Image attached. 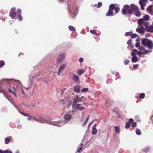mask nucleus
I'll return each mask as SVG.
<instances>
[{
    "label": "nucleus",
    "instance_id": "nucleus-1",
    "mask_svg": "<svg viewBox=\"0 0 153 153\" xmlns=\"http://www.w3.org/2000/svg\"><path fill=\"white\" fill-rule=\"evenodd\" d=\"M141 44L144 47H146L147 46L150 49H152L153 47L152 42L146 38H144L142 39Z\"/></svg>",
    "mask_w": 153,
    "mask_h": 153
},
{
    "label": "nucleus",
    "instance_id": "nucleus-2",
    "mask_svg": "<svg viewBox=\"0 0 153 153\" xmlns=\"http://www.w3.org/2000/svg\"><path fill=\"white\" fill-rule=\"evenodd\" d=\"M138 24L140 27H145L146 30V27H148L149 23L146 21L144 20L143 19H138L137 21Z\"/></svg>",
    "mask_w": 153,
    "mask_h": 153
},
{
    "label": "nucleus",
    "instance_id": "nucleus-3",
    "mask_svg": "<svg viewBox=\"0 0 153 153\" xmlns=\"http://www.w3.org/2000/svg\"><path fill=\"white\" fill-rule=\"evenodd\" d=\"M115 5L113 4H111L109 6V9L108 11L106 13V16H113L114 15L113 13V10L114 9Z\"/></svg>",
    "mask_w": 153,
    "mask_h": 153
},
{
    "label": "nucleus",
    "instance_id": "nucleus-4",
    "mask_svg": "<svg viewBox=\"0 0 153 153\" xmlns=\"http://www.w3.org/2000/svg\"><path fill=\"white\" fill-rule=\"evenodd\" d=\"M138 10V7L134 4L130 5V8L127 11V13L129 14H131L133 11Z\"/></svg>",
    "mask_w": 153,
    "mask_h": 153
},
{
    "label": "nucleus",
    "instance_id": "nucleus-5",
    "mask_svg": "<svg viewBox=\"0 0 153 153\" xmlns=\"http://www.w3.org/2000/svg\"><path fill=\"white\" fill-rule=\"evenodd\" d=\"M65 53H61L56 58L57 62L58 63L61 62L65 59Z\"/></svg>",
    "mask_w": 153,
    "mask_h": 153
},
{
    "label": "nucleus",
    "instance_id": "nucleus-6",
    "mask_svg": "<svg viewBox=\"0 0 153 153\" xmlns=\"http://www.w3.org/2000/svg\"><path fill=\"white\" fill-rule=\"evenodd\" d=\"M16 8L15 7H12L10 11L9 16L12 19H14L17 13L15 11Z\"/></svg>",
    "mask_w": 153,
    "mask_h": 153
},
{
    "label": "nucleus",
    "instance_id": "nucleus-7",
    "mask_svg": "<svg viewBox=\"0 0 153 153\" xmlns=\"http://www.w3.org/2000/svg\"><path fill=\"white\" fill-rule=\"evenodd\" d=\"M9 86L10 87L8 88L9 91L10 93L13 94L16 97V95L15 94V92L18 90L19 87H16V88H15L12 87H11L10 85H9Z\"/></svg>",
    "mask_w": 153,
    "mask_h": 153
},
{
    "label": "nucleus",
    "instance_id": "nucleus-8",
    "mask_svg": "<svg viewBox=\"0 0 153 153\" xmlns=\"http://www.w3.org/2000/svg\"><path fill=\"white\" fill-rule=\"evenodd\" d=\"M82 104H77L75 105L74 107H72L73 110H82L85 109V108L81 106Z\"/></svg>",
    "mask_w": 153,
    "mask_h": 153
},
{
    "label": "nucleus",
    "instance_id": "nucleus-9",
    "mask_svg": "<svg viewBox=\"0 0 153 153\" xmlns=\"http://www.w3.org/2000/svg\"><path fill=\"white\" fill-rule=\"evenodd\" d=\"M130 6L129 5L126 4L123 6V8L122 9V13L124 15H126L127 13V10H128Z\"/></svg>",
    "mask_w": 153,
    "mask_h": 153
},
{
    "label": "nucleus",
    "instance_id": "nucleus-10",
    "mask_svg": "<svg viewBox=\"0 0 153 153\" xmlns=\"http://www.w3.org/2000/svg\"><path fill=\"white\" fill-rule=\"evenodd\" d=\"M82 99L79 98L78 96H76V97L74 99V101L73 102V104H72V107H74L75 105H76L77 103L80 102Z\"/></svg>",
    "mask_w": 153,
    "mask_h": 153
},
{
    "label": "nucleus",
    "instance_id": "nucleus-11",
    "mask_svg": "<svg viewBox=\"0 0 153 153\" xmlns=\"http://www.w3.org/2000/svg\"><path fill=\"white\" fill-rule=\"evenodd\" d=\"M136 31L140 33H144L145 31V29L143 27H140L137 28L136 30Z\"/></svg>",
    "mask_w": 153,
    "mask_h": 153
},
{
    "label": "nucleus",
    "instance_id": "nucleus-12",
    "mask_svg": "<svg viewBox=\"0 0 153 153\" xmlns=\"http://www.w3.org/2000/svg\"><path fill=\"white\" fill-rule=\"evenodd\" d=\"M72 116L69 114H65L63 118L64 119L66 120H70Z\"/></svg>",
    "mask_w": 153,
    "mask_h": 153
},
{
    "label": "nucleus",
    "instance_id": "nucleus-13",
    "mask_svg": "<svg viewBox=\"0 0 153 153\" xmlns=\"http://www.w3.org/2000/svg\"><path fill=\"white\" fill-rule=\"evenodd\" d=\"M146 30L149 32H153V23L152 25L149 26L148 27H146Z\"/></svg>",
    "mask_w": 153,
    "mask_h": 153
},
{
    "label": "nucleus",
    "instance_id": "nucleus-14",
    "mask_svg": "<svg viewBox=\"0 0 153 153\" xmlns=\"http://www.w3.org/2000/svg\"><path fill=\"white\" fill-rule=\"evenodd\" d=\"M66 66V65L65 64H64L61 66L59 68V69L58 71V75H60L61 74V72L65 68Z\"/></svg>",
    "mask_w": 153,
    "mask_h": 153
},
{
    "label": "nucleus",
    "instance_id": "nucleus-15",
    "mask_svg": "<svg viewBox=\"0 0 153 153\" xmlns=\"http://www.w3.org/2000/svg\"><path fill=\"white\" fill-rule=\"evenodd\" d=\"M12 139V137L11 136L6 137L5 139V143L7 144L9 143Z\"/></svg>",
    "mask_w": 153,
    "mask_h": 153
},
{
    "label": "nucleus",
    "instance_id": "nucleus-16",
    "mask_svg": "<svg viewBox=\"0 0 153 153\" xmlns=\"http://www.w3.org/2000/svg\"><path fill=\"white\" fill-rule=\"evenodd\" d=\"M73 80L75 82H77L79 81V78L78 76L75 75L72 77Z\"/></svg>",
    "mask_w": 153,
    "mask_h": 153
},
{
    "label": "nucleus",
    "instance_id": "nucleus-17",
    "mask_svg": "<svg viewBox=\"0 0 153 153\" xmlns=\"http://www.w3.org/2000/svg\"><path fill=\"white\" fill-rule=\"evenodd\" d=\"M77 13L78 12L76 9L73 13L72 12H71V17L73 18H74L76 15L77 14Z\"/></svg>",
    "mask_w": 153,
    "mask_h": 153
},
{
    "label": "nucleus",
    "instance_id": "nucleus-18",
    "mask_svg": "<svg viewBox=\"0 0 153 153\" xmlns=\"http://www.w3.org/2000/svg\"><path fill=\"white\" fill-rule=\"evenodd\" d=\"M137 52L138 51L136 49H134L131 53V55L132 56H136Z\"/></svg>",
    "mask_w": 153,
    "mask_h": 153
},
{
    "label": "nucleus",
    "instance_id": "nucleus-19",
    "mask_svg": "<svg viewBox=\"0 0 153 153\" xmlns=\"http://www.w3.org/2000/svg\"><path fill=\"white\" fill-rule=\"evenodd\" d=\"M80 86H75L74 87L75 92L77 93H79L80 91Z\"/></svg>",
    "mask_w": 153,
    "mask_h": 153
},
{
    "label": "nucleus",
    "instance_id": "nucleus-20",
    "mask_svg": "<svg viewBox=\"0 0 153 153\" xmlns=\"http://www.w3.org/2000/svg\"><path fill=\"white\" fill-rule=\"evenodd\" d=\"M146 1L143 0H140L139 1V3L141 6H145L146 4Z\"/></svg>",
    "mask_w": 153,
    "mask_h": 153
},
{
    "label": "nucleus",
    "instance_id": "nucleus-21",
    "mask_svg": "<svg viewBox=\"0 0 153 153\" xmlns=\"http://www.w3.org/2000/svg\"><path fill=\"white\" fill-rule=\"evenodd\" d=\"M131 58V61L132 62H137L138 60V58L136 56H132Z\"/></svg>",
    "mask_w": 153,
    "mask_h": 153
},
{
    "label": "nucleus",
    "instance_id": "nucleus-22",
    "mask_svg": "<svg viewBox=\"0 0 153 153\" xmlns=\"http://www.w3.org/2000/svg\"><path fill=\"white\" fill-rule=\"evenodd\" d=\"M97 130L95 126L93 127L92 128V133L93 134H97Z\"/></svg>",
    "mask_w": 153,
    "mask_h": 153
},
{
    "label": "nucleus",
    "instance_id": "nucleus-23",
    "mask_svg": "<svg viewBox=\"0 0 153 153\" xmlns=\"http://www.w3.org/2000/svg\"><path fill=\"white\" fill-rule=\"evenodd\" d=\"M0 153H13L12 152L10 151H9L8 149L5 150L4 151L3 150H0Z\"/></svg>",
    "mask_w": 153,
    "mask_h": 153
},
{
    "label": "nucleus",
    "instance_id": "nucleus-24",
    "mask_svg": "<svg viewBox=\"0 0 153 153\" xmlns=\"http://www.w3.org/2000/svg\"><path fill=\"white\" fill-rule=\"evenodd\" d=\"M18 90H19V91L18 92H21L22 93V94L23 95V97H24L25 96V93L24 92V91L22 88H20L19 87V89H18Z\"/></svg>",
    "mask_w": 153,
    "mask_h": 153
},
{
    "label": "nucleus",
    "instance_id": "nucleus-25",
    "mask_svg": "<svg viewBox=\"0 0 153 153\" xmlns=\"http://www.w3.org/2000/svg\"><path fill=\"white\" fill-rule=\"evenodd\" d=\"M68 28L69 30L71 31H73L74 32H75L76 29L75 27L69 25L68 26Z\"/></svg>",
    "mask_w": 153,
    "mask_h": 153
},
{
    "label": "nucleus",
    "instance_id": "nucleus-26",
    "mask_svg": "<svg viewBox=\"0 0 153 153\" xmlns=\"http://www.w3.org/2000/svg\"><path fill=\"white\" fill-rule=\"evenodd\" d=\"M149 18L150 17L149 15H146L144 16L143 18L142 19L144 20L147 21L149 20Z\"/></svg>",
    "mask_w": 153,
    "mask_h": 153
},
{
    "label": "nucleus",
    "instance_id": "nucleus-27",
    "mask_svg": "<svg viewBox=\"0 0 153 153\" xmlns=\"http://www.w3.org/2000/svg\"><path fill=\"white\" fill-rule=\"evenodd\" d=\"M84 72V71L82 69H79L77 71V74L78 75H81Z\"/></svg>",
    "mask_w": 153,
    "mask_h": 153
},
{
    "label": "nucleus",
    "instance_id": "nucleus-28",
    "mask_svg": "<svg viewBox=\"0 0 153 153\" xmlns=\"http://www.w3.org/2000/svg\"><path fill=\"white\" fill-rule=\"evenodd\" d=\"M115 10V12L116 14L118 13L120 11V9L119 7H115L114 9Z\"/></svg>",
    "mask_w": 153,
    "mask_h": 153
},
{
    "label": "nucleus",
    "instance_id": "nucleus-29",
    "mask_svg": "<svg viewBox=\"0 0 153 153\" xmlns=\"http://www.w3.org/2000/svg\"><path fill=\"white\" fill-rule=\"evenodd\" d=\"M138 10H137L135 11V15L136 16L139 17L141 16V13Z\"/></svg>",
    "mask_w": 153,
    "mask_h": 153
},
{
    "label": "nucleus",
    "instance_id": "nucleus-30",
    "mask_svg": "<svg viewBox=\"0 0 153 153\" xmlns=\"http://www.w3.org/2000/svg\"><path fill=\"white\" fill-rule=\"evenodd\" d=\"M102 5V3L101 2H99L97 4H95L94 6L95 7H97L98 8L100 7H101Z\"/></svg>",
    "mask_w": 153,
    "mask_h": 153
},
{
    "label": "nucleus",
    "instance_id": "nucleus-31",
    "mask_svg": "<svg viewBox=\"0 0 153 153\" xmlns=\"http://www.w3.org/2000/svg\"><path fill=\"white\" fill-rule=\"evenodd\" d=\"M149 150V147H145L143 149V152H148Z\"/></svg>",
    "mask_w": 153,
    "mask_h": 153
},
{
    "label": "nucleus",
    "instance_id": "nucleus-32",
    "mask_svg": "<svg viewBox=\"0 0 153 153\" xmlns=\"http://www.w3.org/2000/svg\"><path fill=\"white\" fill-rule=\"evenodd\" d=\"M152 5H149V7H147V11L149 12L152 10Z\"/></svg>",
    "mask_w": 153,
    "mask_h": 153
},
{
    "label": "nucleus",
    "instance_id": "nucleus-33",
    "mask_svg": "<svg viewBox=\"0 0 153 153\" xmlns=\"http://www.w3.org/2000/svg\"><path fill=\"white\" fill-rule=\"evenodd\" d=\"M136 133L137 135H140L141 134L140 131L138 129H136Z\"/></svg>",
    "mask_w": 153,
    "mask_h": 153
},
{
    "label": "nucleus",
    "instance_id": "nucleus-34",
    "mask_svg": "<svg viewBox=\"0 0 153 153\" xmlns=\"http://www.w3.org/2000/svg\"><path fill=\"white\" fill-rule=\"evenodd\" d=\"M114 128H115V130L116 132L117 133H119L120 132V129H119V127L117 126H115L114 127Z\"/></svg>",
    "mask_w": 153,
    "mask_h": 153
},
{
    "label": "nucleus",
    "instance_id": "nucleus-35",
    "mask_svg": "<svg viewBox=\"0 0 153 153\" xmlns=\"http://www.w3.org/2000/svg\"><path fill=\"white\" fill-rule=\"evenodd\" d=\"M145 97V94L144 93H142L139 95V97L141 99H143Z\"/></svg>",
    "mask_w": 153,
    "mask_h": 153
},
{
    "label": "nucleus",
    "instance_id": "nucleus-36",
    "mask_svg": "<svg viewBox=\"0 0 153 153\" xmlns=\"http://www.w3.org/2000/svg\"><path fill=\"white\" fill-rule=\"evenodd\" d=\"M5 64L3 60L0 61V68L2 67Z\"/></svg>",
    "mask_w": 153,
    "mask_h": 153
},
{
    "label": "nucleus",
    "instance_id": "nucleus-37",
    "mask_svg": "<svg viewBox=\"0 0 153 153\" xmlns=\"http://www.w3.org/2000/svg\"><path fill=\"white\" fill-rule=\"evenodd\" d=\"M130 126V123L129 122H127L126 124L125 127L126 129L128 128Z\"/></svg>",
    "mask_w": 153,
    "mask_h": 153
},
{
    "label": "nucleus",
    "instance_id": "nucleus-38",
    "mask_svg": "<svg viewBox=\"0 0 153 153\" xmlns=\"http://www.w3.org/2000/svg\"><path fill=\"white\" fill-rule=\"evenodd\" d=\"M132 32H127L125 33V36H131Z\"/></svg>",
    "mask_w": 153,
    "mask_h": 153
},
{
    "label": "nucleus",
    "instance_id": "nucleus-39",
    "mask_svg": "<svg viewBox=\"0 0 153 153\" xmlns=\"http://www.w3.org/2000/svg\"><path fill=\"white\" fill-rule=\"evenodd\" d=\"M137 36V35L136 34H133L132 33L131 35V37L132 39L135 38Z\"/></svg>",
    "mask_w": 153,
    "mask_h": 153
},
{
    "label": "nucleus",
    "instance_id": "nucleus-40",
    "mask_svg": "<svg viewBox=\"0 0 153 153\" xmlns=\"http://www.w3.org/2000/svg\"><path fill=\"white\" fill-rule=\"evenodd\" d=\"M129 61L128 60L126 59L124 60V64L125 65H127L128 64Z\"/></svg>",
    "mask_w": 153,
    "mask_h": 153
},
{
    "label": "nucleus",
    "instance_id": "nucleus-41",
    "mask_svg": "<svg viewBox=\"0 0 153 153\" xmlns=\"http://www.w3.org/2000/svg\"><path fill=\"white\" fill-rule=\"evenodd\" d=\"M138 49L141 51H144L145 50V48L143 46H140L138 48Z\"/></svg>",
    "mask_w": 153,
    "mask_h": 153
},
{
    "label": "nucleus",
    "instance_id": "nucleus-42",
    "mask_svg": "<svg viewBox=\"0 0 153 153\" xmlns=\"http://www.w3.org/2000/svg\"><path fill=\"white\" fill-rule=\"evenodd\" d=\"M90 32L93 34H95L96 33V31L95 30H90Z\"/></svg>",
    "mask_w": 153,
    "mask_h": 153
},
{
    "label": "nucleus",
    "instance_id": "nucleus-43",
    "mask_svg": "<svg viewBox=\"0 0 153 153\" xmlns=\"http://www.w3.org/2000/svg\"><path fill=\"white\" fill-rule=\"evenodd\" d=\"M135 46L137 48H139L140 46V42H137L135 44Z\"/></svg>",
    "mask_w": 153,
    "mask_h": 153
},
{
    "label": "nucleus",
    "instance_id": "nucleus-44",
    "mask_svg": "<svg viewBox=\"0 0 153 153\" xmlns=\"http://www.w3.org/2000/svg\"><path fill=\"white\" fill-rule=\"evenodd\" d=\"M18 111L20 114H22V115H23L25 116L26 117V115H27L26 113L25 114V113H24L23 112H21V111H19V110H18Z\"/></svg>",
    "mask_w": 153,
    "mask_h": 153
},
{
    "label": "nucleus",
    "instance_id": "nucleus-45",
    "mask_svg": "<svg viewBox=\"0 0 153 153\" xmlns=\"http://www.w3.org/2000/svg\"><path fill=\"white\" fill-rule=\"evenodd\" d=\"M88 88H85L82 89L81 90V91L82 92H86V91H88Z\"/></svg>",
    "mask_w": 153,
    "mask_h": 153
},
{
    "label": "nucleus",
    "instance_id": "nucleus-46",
    "mask_svg": "<svg viewBox=\"0 0 153 153\" xmlns=\"http://www.w3.org/2000/svg\"><path fill=\"white\" fill-rule=\"evenodd\" d=\"M138 66L139 65L138 64L136 65H133V68L134 69H136L137 68Z\"/></svg>",
    "mask_w": 153,
    "mask_h": 153
},
{
    "label": "nucleus",
    "instance_id": "nucleus-47",
    "mask_svg": "<svg viewBox=\"0 0 153 153\" xmlns=\"http://www.w3.org/2000/svg\"><path fill=\"white\" fill-rule=\"evenodd\" d=\"M133 124L132 125V126L133 127H136L137 126V124L135 122L133 123Z\"/></svg>",
    "mask_w": 153,
    "mask_h": 153
},
{
    "label": "nucleus",
    "instance_id": "nucleus-48",
    "mask_svg": "<svg viewBox=\"0 0 153 153\" xmlns=\"http://www.w3.org/2000/svg\"><path fill=\"white\" fill-rule=\"evenodd\" d=\"M133 121H134L133 119L132 118H130L129 120V121L128 122L129 123H133Z\"/></svg>",
    "mask_w": 153,
    "mask_h": 153
},
{
    "label": "nucleus",
    "instance_id": "nucleus-49",
    "mask_svg": "<svg viewBox=\"0 0 153 153\" xmlns=\"http://www.w3.org/2000/svg\"><path fill=\"white\" fill-rule=\"evenodd\" d=\"M148 52H149V51L148 50H146L144 51H143V54H146L148 53Z\"/></svg>",
    "mask_w": 153,
    "mask_h": 153
},
{
    "label": "nucleus",
    "instance_id": "nucleus-50",
    "mask_svg": "<svg viewBox=\"0 0 153 153\" xmlns=\"http://www.w3.org/2000/svg\"><path fill=\"white\" fill-rule=\"evenodd\" d=\"M18 19L19 21H21L22 19V17L20 14H19L18 15Z\"/></svg>",
    "mask_w": 153,
    "mask_h": 153
},
{
    "label": "nucleus",
    "instance_id": "nucleus-51",
    "mask_svg": "<svg viewBox=\"0 0 153 153\" xmlns=\"http://www.w3.org/2000/svg\"><path fill=\"white\" fill-rule=\"evenodd\" d=\"M143 52L141 51H138V52H137V54L138 55H142V54H143Z\"/></svg>",
    "mask_w": 153,
    "mask_h": 153
},
{
    "label": "nucleus",
    "instance_id": "nucleus-52",
    "mask_svg": "<svg viewBox=\"0 0 153 153\" xmlns=\"http://www.w3.org/2000/svg\"><path fill=\"white\" fill-rule=\"evenodd\" d=\"M82 147H79V149H78L77 150V152L78 153L80 152L81 150H82Z\"/></svg>",
    "mask_w": 153,
    "mask_h": 153
},
{
    "label": "nucleus",
    "instance_id": "nucleus-53",
    "mask_svg": "<svg viewBox=\"0 0 153 153\" xmlns=\"http://www.w3.org/2000/svg\"><path fill=\"white\" fill-rule=\"evenodd\" d=\"M79 61L80 62H82L83 61V59L82 58H81L79 59Z\"/></svg>",
    "mask_w": 153,
    "mask_h": 153
},
{
    "label": "nucleus",
    "instance_id": "nucleus-54",
    "mask_svg": "<svg viewBox=\"0 0 153 153\" xmlns=\"http://www.w3.org/2000/svg\"><path fill=\"white\" fill-rule=\"evenodd\" d=\"M71 102H70L68 103V104L67 105V107L68 108H69L71 107Z\"/></svg>",
    "mask_w": 153,
    "mask_h": 153
},
{
    "label": "nucleus",
    "instance_id": "nucleus-55",
    "mask_svg": "<svg viewBox=\"0 0 153 153\" xmlns=\"http://www.w3.org/2000/svg\"><path fill=\"white\" fill-rule=\"evenodd\" d=\"M127 43L128 45L130 44L131 43V40H129L127 41Z\"/></svg>",
    "mask_w": 153,
    "mask_h": 153
},
{
    "label": "nucleus",
    "instance_id": "nucleus-56",
    "mask_svg": "<svg viewBox=\"0 0 153 153\" xmlns=\"http://www.w3.org/2000/svg\"><path fill=\"white\" fill-rule=\"evenodd\" d=\"M112 82V80L111 79H109L107 81V83H110Z\"/></svg>",
    "mask_w": 153,
    "mask_h": 153
},
{
    "label": "nucleus",
    "instance_id": "nucleus-57",
    "mask_svg": "<svg viewBox=\"0 0 153 153\" xmlns=\"http://www.w3.org/2000/svg\"><path fill=\"white\" fill-rule=\"evenodd\" d=\"M27 115H26V117H31L30 114V113H26Z\"/></svg>",
    "mask_w": 153,
    "mask_h": 153
},
{
    "label": "nucleus",
    "instance_id": "nucleus-58",
    "mask_svg": "<svg viewBox=\"0 0 153 153\" xmlns=\"http://www.w3.org/2000/svg\"><path fill=\"white\" fill-rule=\"evenodd\" d=\"M33 119L34 120H36V121H37V119H37V118L36 117H33Z\"/></svg>",
    "mask_w": 153,
    "mask_h": 153
},
{
    "label": "nucleus",
    "instance_id": "nucleus-59",
    "mask_svg": "<svg viewBox=\"0 0 153 153\" xmlns=\"http://www.w3.org/2000/svg\"><path fill=\"white\" fill-rule=\"evenodd\" d=\"M149 13L150 14L153 15V10H152L149 12Z\"/></svg>",
    "mask_w": 153,
    "mask_h": 153
},
{
    "label": "nucleus",
    "instance_id": "nucleus-60",
    "mask_svg": "<svg viewBox=\"0 0 153 153\" xmlns=\"http://www.w3.org/2000/svg\"><path fill=\"white\" fill-rule=\"evenodd\" d=\"M87 121H85L84 122V123H83V126H85V125H86V123H87Z\"/></svg>",
    "mask_w": 153,
    "mask_h": 153
},
{
    "label": "nucleus",
    "instance_id": "nucleus-61",
    "mask_svg": "<svg viewBox=\"0 0 153 153\" xmlns=\"http://www.w3.org/2000/svg\"><path fill=\"white\" fill-rule=\"evenodd\" d=\"M0 92L4 94V91L3 90H1L0 89Z\"/></svg>",
    "mask_w": 153,
    "mask_h": 153
},
{
    "label": "nucleus",
    "instance_id": "nucleus-62",
    "mask_svg": "<svg viewBox=\"0 0 153 153\" xmlns=\"http://www.w3.org/2000/svg\"><path fill=\"white\" fill-rule=\"evenodd\" d=\"M89 116H88L87 117V118H86L85 121L88 122V120L89 119Z\"/></svg>",
    "mask_w": 153,
    "mask_h": 153
},
{
    "label": "nucleus",
    "instance_id": "nucleus-63",
    "mask_svg": "<svg viewBox=\"0 0 153 153\" xmlns=\"http://www.w3.org/2000/svg\"><path fill=\"white\" fill-rule=\"evenodd\" d=\"M17 12L18 13H21V10L20 9L18 10Z\"/></svg>",
    "mask_w": 153,
    "mask_h": 153
},
{
    "label": "nucleus",
    "instance_id": "nucleus-64",
    "mask_svg": "<svg viewBox=\"0 0 153 153\" xmlns=\"http://www.w3.org/2000/svg\"><path fill=\"white\" fill-rule=\"evenodd\" d=\"M31 119V117H29L27 118V120H30Z\"/></svg>",
    "mask_w": 153,
    "mask_h": 153
}]
</instances>
